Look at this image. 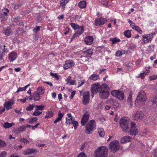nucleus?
I'll use <instances>...</instances> for the list:
<instances>
[{"label": "nucleus", "mask_w": 157, "mask_h": 157, "mask_svg": "<svg viewBox=\"0 0 157 157\" xmlns=\"http://www.w3.org/2000/svg\"><path fill=\"white\" fill-rule=\"evenodd\" d=\"M98 131L99 136L101 137H103L105 135V132L104 130L102 128L98 129Z\"/></svg>", "instance_id": "obj_29"}, {"label": "nucleus", "mask_w": 157, "mask_h": 157, "mask_svg": "<svg viewBox=\"0 0 157 157\" xmlns=\"http://www.w3.org/2000/svg\"><path fill=\"white\" fill-rule=\"evenodd\" d=\"M142 41L144 44L150 42L152 40V37L148 34L142 36Z\"/></svg>", "instance_id": "obj_15"}, {"label": "nucleus", "mask_w": 157, "mask_h": 157, "mask_svg": "<svg viewBox=\"0 0 157 157\" xmlns=\"http://www.w3.org/2000/svg\"><path fill=\"white\" fill-rule=\"evenodd\" d=\"M106 22V20L104 18H100L95 20V24L97 26H100L104 24Z\"/></svg>", "instance_id": "obj_14"}, {"label": "nucleus", "mask_w": 157, "mask_h": 157, "mask_svg": "<svg viewBox=\"0 0 157 157\" xmlns=\"http://www.w3.org/2000/svg\"><path fill=\"white\" fill-rule=\"evenodd\" d=\"M89 79L93 80H96L99 78V75L96 74H93L89 77Z\"/></svg>", "instance_id": "obj_28"}, {"label": "nucleus", "mask_w": 157, "mask_h": 157, "mask_svg": "<svg viewBox=\"0 0 157 157\" xmlns=\"http://www.w3.org/2000/svg\"><path fill=\"white\" fill-rule=\"evenodd\" d=\"M124 35L126 37L129 38L131 36V31L127 30L124 32Z\"/></svg>", "instance_id": "obj_34"}, {"label": "nucleus", "mask_w": 157, "mask_h": 157, "mask_svg": "<svg viewBox=\"0 0 157 157\" xmlns=\"http://www.w3.org/2000/svg\"><path fill=\"white\" fill-rule=\"evenodd\" d=\"M36 109L35 110H43L44 109V106L43 105H36L35 106Z\"/></svg>", "instance_id": "obj_37"}, {"label": "nucleus", "mask_w": 157, "mask_h": 157, "mask_svg": "<svg viewBox=\"0 0 157 157\" xmlns=\"http://www.w3.org/2000/svg\"><path fill=\"white\" fill-rule=\"evenodd\" d=\"M36 151V150L35 149L29 148L24 150L23 152V153L25 155H29L34 153Z\"/></svg>", "instance_id": "obj_19"}, {"label": "nucleus", "mask_w": 157, "mask_h": 157, "mask_svg": "<svg viewBox=\"0 0 157 157\" xmlns=\"http://www.w3.org/2000/svg\"><path fill=\"white\" fill-rule=\"evenodd\" d=\"M53 116V113L51 111H48L47 112L45 116V118H48L52 117Z\"/></svg>", "instance_id": "obj_36"}, {"label": "nucleus", "mask_w": 157, "mask_h": 157, "mask_svg": "<svg viewBox=\"0 0 157 157\" xmlns=\"http://www.w3.org/2000/svg\"><path fill=\"white\" fill-rule=\"evenodd\" d=\"M121 127L125 132H130L132 135H136L138 132L136 125L134 122L130 120L121 119L120 121Z\"/></svg>", "instance_id": "obj_1"}, {"label": "nucleus", "mask_w": 157, "mask_h": 157, "mask_svg": "<svg viewBox=\"0 0 157 157\" xmlns=\"http://www.w3.org/2000/svg\"><path fill=\"white\" fill-rule=\"evenodd\" d=\"M67 84L69 85H75L76 84L75 80L71 79V77L69 76L66 79Z\"/></svg>", "instance_id": "obj_22"}, {"label": "nucleus", "mask_w": 157, "mask_h": 157, "mask_svg": "<svg viewBox=\"0 0 157 157\" xmlns=\"http://www.w3.org/2000/svg\"><path fill=\"white\" fill-rule=\"evenodd\" d=\"M4 48L2 49V53L5 54L6 53H7L9 52V49L7 48H5L6 47L5 45H4Z\"/></svg>", "instance_id": "obj_54"}, {"label": "nucleus", "mask_w": 157, "mask_h": 157, "mask_svg": "<svg viewBox=\"0 0 157 157\" xmlns=\"http://www.w3.org/2000/svg\"><path fill=\"white\" fill-rule=\"evenodd\" d=\"M34 107V105L33 104H29V106L26 107V110L28 111H30L32 110Z\"/></svg>", "instance_id": "obj_38"}, {"label": "nucleus", "mask_w": 157, "mask_h": 157, "mask_svg": "<svg viewBox=\"0 0 157 157\" xmlns=\"http://www.w3.org/2000/svg\"><path fill=\"white\" fill-rule=\"evenodd\" d=\"M75 65V63L71 60H66L65 63L63 65V67L65 69H68L73 67Z\"/></svg>", "instance_id": "obj_11"}, {"label": "nucleus", "mask_w": 157, "mask_h": 157, "mask_svg": "<svg viewBox=\"0 0 157 157\" xmlns=\"http://www.w3.org/2000/svg\"><path fill=\"white\" fill-rule=\"evenodd\" d=\"M82 102L84 105H86L89 101L90 94L89 92H85L83 94Z\"/></svg>", "instance_id": "obj_12"}, {"label": "nucleus", "mask_w": 157, "mask_h": 157, "mask_svg": "<svg viewBox=\"0 0 157 157\" xmlns=\"http://www.w3.org/2000/svg\"><path fill=\"white\" fill-rule=\"evenodd\" d=\"M131 138L128 136H125L122 137L121 140V143L124 144L130 141Z\"/></svg>", "instance_id": "obj_21"}, {"label": "nucleus", "mask_w": 157, "mask_h": 157, "mask_svg": "<svg viewBox=\"0 0 157 157\" xmlns=\"http://www.w3.org/2000/svg\"><path fill=\"white\" fill-rule=\"evenodd\" d=\"M69 29L68 27H66L65 29L64 30V34L65 35L67 34L68 33L69 31Z\"/></svg>", "instance_id": "obj_61"}, {"label": "nucleus", "mask_w": 157, "mask_h": 157, "mask_svg": "<svg viewBox=\"0 0 157 157\" xmlns=\"http://www.w3.org/2000/svg\"><path fill=\"white\" fill-rule=\"evenodd\" d=\"M68 117L66 118V123L67 124H70L74 120L72 117L71 116V114L70 113H68L67 114Z\"/></svg>", "instance_id": "obj_20"}, {"label": "nucleus", "mask_w": 157, "mask_h": 157, "mask_svg": "<svg viewBox=\"0 0 157 157\" xmlns=\"http://www.w3.org/2000/svg\"><path fill=\"white\" fill-rule=\"evenodd\" d=\"M21 6V4H15L14 5V8L15 10L17 9H19L20 8Z\"/></svg>", "instance_id": "obj_57"}, {"label": "nucleus", "mask_w": 157, "mask_h": 157, "mask_svg": "<svg viewBox=\"0 0 157 157\" xmlns=\"http://www.w3.org/2000/svg\"><path fill=\"white\" fill-rule=\"evenodd\" d=\"M146 99L147 97L145 92L143 90L140 91L135 101V104L138 107L143 106L145 104Z\"/></svg>", "instance_id": "obj_2"}, {"label": "nucleus", "mask_w": 157, "mask_h": 157, "mask_svg": "<svg viewBox=\"0 0 157 157\" xmlns=\"http://www.w3.org/2000/svg\"><path fill=\"white\" fill-rule=\"evenodd\" d=\"M4 11L1 14V18L2 20H6L7 18V14L9 13V10L7 9H4Z\"/></svg>", "instance_id": "obj_17"}, {"label": "nucleus", "mask_w": 157, "mask_h": 157, "mask_svg": "<svg viewBox=\"0 0 157 157\" xmlns=\"http://www.w3.org/2000/svg\"><path fill=\"white\" fill-rule=\"evenodd\" d=\"M84 28L82 26H79L78 28L76 29V31L75 33L77 36H78L79 35L82 34L84 31Z\"/></svg>", "instance_id": "obj_24"}, {"label": "nucleus", "mask_w": 157, "mask_h": 157, "mask_svg": "<svg viewBox=\"0 0 157 157\" xmlns=\"http://www.w3.org/2000/svg\"><path fill=\"white\" fill-rule=\"evenodd\" d=\"M111 41H112L113 44H115L118 42L120 41V40L119 39H117V38H115L111 39Z\"/></svg>", "instance_id": "obj_45"}, {"label": "nucleus", "mask_w": 157, "mask_h": 157, "mask_svg": "<svg viewBox=\"0 0 157 157\" xmlns=\"http://www.w3.org/2000/svg\"><path fill=\"white\" fill-rule=\"evenodd\" d=\"M40 30V28L39 26H36L35 28L33 29V31L35 33H37L38 31H39Z\"/></svg>", "instance_id": "obj_60"}, {"label": "nucleus", "mask_w": 157, "mask_h": 157, "mask_svg": "<svg viewBox=\"0 0 157 157\" xmlns=\"http://www.w3.org/2000/svg\"><path fill=\"white\" fill-rule=\"evenodd\" d=\"M69 0H60V7H62V8H65L66 4L69 2Z\"/></svg>", "instance_id": "obj_25"}, {"label": "nucleus", "mask_w": 157, "mask_h": 157, "mask_svg": "<svg viewBox=\"0 0 157 157\" xmlns=\"http://www.w3.org/2000/svg\"><path fill=\"white\" fill-rule=\"evenodd\" d=\"M149 78L150 80H155L157 78V75H154L150 76Z\"/></svg>", "instance_id": "obj_48"}, {"label": "nucleus", "mask_w": 157, "mask_h": 157, "mask_svg": "<svg viewBox=\"0 0 157 157\" xmlns=\"http://www.w3.org/2000/svg\"><path fill=\"white\" fill-rule=\"evenodd\" d=\"M93 52V50L91 49H89L84 52V54H87L88 56H90L92 55Z\"/></svg>", "instance_id": "obj_35"}, {"label": "nucleus", "mask_w": 157, "mask_h": 157, "mask_svg": "<svg viewBox=\"0 0 157 157\" xmlns=\"http://www.w3.org/2000/svg\"><path fill=\"white\" fill-rule=\"evenodd\" d=\"M20 141L22 143H23L24 144H27L29 142L25 138L21 139Z\"/></svg>", "instance_id": "obj_41"}, {"label": "nucleus", "mask_w": 157, "mask_h": 157, "mask_svg": "<svg viewBox=\"0 0 157 157\" xmlns=\"http://www.w3.org/2000/svg\"><path fill=\"white\" fill-rule=\"evenodd\" d=\"M17 56V53L15 52H10L9 56V59L10 62H13L15 60Z\"/></svg>", "instance_id": "obj_16"}, {"label": "nucleus", "mask_w": 157, "mask_h": 157, "mask_svg": "<svg viewBox=\"0 0 157 157\" xmlns=\"http://www.w3.org/2000/svg\"><path fill=\"white\" fill-rule=\"evenodd\" d=\"M99 95L102 98L106 99L109 96V92L106 89L101 88L99 92Z\"/></svg>", "instance_id": "obj_9"}, {"label": "nucleus", "mask_w": 157, "mask_h": 157, "mask_svg": "<svg viewBox=\"0 0 157 157\" xmlns=\"http://www.w3.org/2000/svg\"><path fill=\"white\" fill-rule=\"evenodd\" d=\"M4 33L5 34L6 36H9L10 34L11 33V29L9 28L5 29L4 28L3 29Z\"/></svg>", "instance_id": "obj_32"}, {"label": "nucleus", "mask_w": 157, "mask_h": 157, "mask_svg": "<svg viewBox=\"0 0 157 157\" xmlns=\"http://www.w3.org/2000/svg\"><path fill=\"white\" fill-rule=\"evenodd\" d=\"M6 152L5 151H3L0 153V157H6Z\"/></svg>", "instance_id": "obj_53"}, {"label": "nucleus", "mask_w": 157, "mask_h": 157, "mask_svg": "<svg viewBox=\"0 0 157 157\" xmlns=\"http://www.w3.org/2000/svg\"><path fill=\"white\" fill-rule=\"evenodd\" d=\"M132 94H130L127 100V102H128V105H130L131 106L132 105Z\"/></svg>", "instance_id": "obj_31"}, {"label": "nucleus", "mask_w": 157, "mask_h": 157, "mask_svg": "<svg viewBox=\"0 0 157 157\" xmlns=\"http://www.w3.org/2000/svg\"><path fill=\"white\" fill-rule=\"evenodd\" d=\"M5 110V109L4 108L0 107V114L2 113Z\"/></svg>", "instance_id": "obj_64"}, {"label": "nucleus", "mask_w": 157, "mask_h": 157, "mask_svg": "<svg viewBox=\"0 0 157 157\" xmlns=\"http://www.w3.org/2000/svg\"><path fill=\"white\" fill-rule=\"evenodd\" d=\"M42 113V112L38 110H36L33 113V115L36 116L40 115Z\"/></svg>", "instance_id": "obj_39"}, {"label": "nucleus", "mask_w": 157, "mask_h": 157, "mask_svg": "<svg viewBox=\"0 0 157 157\" xmlns=\"http://www.w3.org/2000/svg\"><path fill=\"white\" fill-rule=\"evenodd\" d=\"M144 116V114L143 112L138 110L133 115V118L135 120L138 121L139 120L142 119Z\"/></svg>", "instance_id": "obj_7"}, {"label": "nucleus", "mask_w": 157, "mask_h": 157, "mask_svg": "<svg viewBox=\"0 0 157 157\" xmlns=\"http://www.w3.org/2000/svg\"><path fill=\"white\" fill-rule=\"evenodd\" d=\"M111 94L113 96L119 100H122L124 99V95L122 92L117 90H113L111 92Z\"/></svg>", "instance_id": "obj_6"}, {"label": "nucleus", "mask_w": 157, "mask_h": 157, "mask_svg": "<svg viewBox=\"0 0 157 157\" xmlns=\"http://www.w3.org/2000/svg\"><path fill=\"white\" fill-rule=\"evenodd\" d=\"M26 127H27L25 125L21 126L18 128V131H19L23 132L25 130Z\"/></svg>", "instance_id": "obj_43"}, {"label": "nucleus", "mask_w": 157, "mask_h": 157, "mask_svg": "<svg viewBox=\"0 0 157 157\" xmlns=\"http://www.w3.org/2000/svg\"><path fill=\"white\" fill-rule=\"evenodd\" d=\"M33 100L34 101H39L40 98V95L37 93H34L33 94Z\"/></svg>", "instance_id": "obj_26"}, {"label": "nucleus", "mask_w": 157, "mask_h": 157, "mask_svg": "<svg viewBox=\"0 0 157 157\" xmlns=\"http://www.w3.org/2000/svg\"><path fill=\"white\" fill-rule=\"evenodd\" d=\"M14 103V100L12 98L10 100L5 102L3 105L4 107L6 110H9L12 108V106Z\"/></svg>", "instance_id": "obj_8"}, {"label": "nucleus", "mask_w": 157, "mask_h": 157, "mask_svg": "<svg viewBox=\"0 0 157 157\" xmlns=\"http://www.w3.org/2000/svg\"><path fill=\"white\" fill-rule=\"evenodd\" d=\"M152 102L153 104L157 105V94L153 97Z\"/></svg>", "instance_id": "obj_40"}, {"label": "nucleus", "mask_w": 157, "mask_h": 157, "mask_svg": "<svg viewBox=\"0 0 157 157\" xmlns=\"http://www.w3.org/2000/svg\"><path fill=\"white\" fill-rule=\"evenodd\" d=\"M119 143L117 140H114L111 142L109 145V148L113 152L117 151L119 149Z\"/></svg>", "instance_id": "obj_5"}, {"label": "nucleus", "mask_w": 157, "mask_h": 157, "mask_svg": "<svg viewBox=\"0 0 157 157\" xmlns=\"http://www.w3.org/2000/svg\"><path fill=\"white\" fill-rule=\"evenodd\" d=\"M38 119L36 117H34L30 119L29 122V123L33 124L34 123L37 121Z\"/></svg>", "instance_id": "obj_33"}, {"label": "nucleus", "mask_w": 157, "mask_h": 157, "mask_svg": "<svg viewBox=\"0 0 157 157\" xmlns=\"http://www.w3.org/2000/svg\"><path fill=\"white\" fill-rule=\"evenodd\" d=\"M101 86L100 85L96 83L93 84L91 87V91L92 94H94L97 92L100 91L101 89Z\"/></svg>", "instance_id": "obj_10"}, {"label": "nucleus", "mask_w": 157, "mask_h": 157, "mask_svg": "<svg viewBox=\"0 0 157 157\" xmlns=\"http://www.w3.org/2000/svg\"><path fill=\"white\" fill-rule=\"evenodd\" d=\"M14 124L13 123H9L8 122H6L4 123L3 126L6 128H9L12 126Z\"/></svg>", "instance_id": "obj_30"}, {"label": "nucleus", "mask_w": 157, "mask_h": 157, "mask_svg": "<svg viewBox=\"0 0 157 157\" xmlns=\"http://www.w3.org/2000/svg\"><path fill=\"white\" fill-rule=\"evenodd\" d=\"M93 40L94 39L92 36H89L85 38L84 41L86 44L90 45L92 43Z\"/></svg>", "instance_id": "obj_18"}, {"label": "nucleus", "mask_w": 157, "mask_h": 157, "mask_svg": "<svg viewBox=\"0 0 157 157\" xmlns=\"http://www.w3.org/2000/svg\"><path fill=\"white\" fill-rule=\"evenodd\" d=\"M151 68V67L148 66V67H146L145 68V70L144 72L146 73V74H148L150 73V69Z\"/></svg>", "instance_id": "obj_51"}, {"label": "nucleus", "mask_w": 157, "mask_h": 157, "mask_svg": "<svg viewBox=\"0 0 157 157\" xmlns=\"http://www.w3.org/2000/svg\"><path fill=\"white\" fill-rule=\"evenodd\" d=\"M78 5L80 8L84 9L86 6V2L85 0L82 1L78 3Z\"/></svg>", "instance_id": "obj_23"}, {"label": "nucleus", "mask_w": 157, "mask_h": 157, "mask_svg": "<svg viewBox=\"0 0 157 157\" xmlns=\"http://www.w3.org/2000/svg\"><path fill=\"white\" fill-rule=\"evenodd\" d=\"M75 92H76V91H72L71 93V95L69 97V98L70 99H72L73 98V97L75 95Z\"/></svg>", "instance_id": "obj_59"}, {"label": "nucleus", "mask_w": 157, "mask_h": 157, "mask_svg": "<svg viewBox=\"0 0 157 157\" xmlns=\"http://www.w3.org/2000/svg\"><path fill=\"white\" fill-rule=\"evenodd\" d=\"M71 26L75 30H76L78 28L79 26L78 25H77L74 23H71L70 24Z\"/></svg>", "instance_id": "obj_47"}, {"label": "nucleus", "mask_w": 157, "mask_h": 157, "mask_svg": "<svg viewBox=\"0 0 157 157\" xmlns=\"http://www.w3.org/2000/svg\"><path fill=\"white\" fill-rule=\"evenodd\" d=\"M89 117V114L88 113H85L83 115L82 120L81 121V124L84 126L86 123L88 121Z\"/></svg>", "instance_id": "obj_13"}, {"label": "nucleus", "mask_w": 157, "mask_h": 157, "mask_svg": "<svg viewBox=\"0 0 157 157\" xmlns=\"http://www.w3.org/2000/svg\"><path fill=\"white\" fill-rule=\"evenodd\" d=\"M85 80H83L82 81H81L78 82V87H79L82 86L83 84L85 82Z\"/></svg>", "instance_id": "obj_58"}, {"label": "nucleus", "mask_w": 157, "mask_h": 157, "mask_svg": "<svg viewBox=\"0 0 157 157\" xmlns=\"http://www.w3.org/2000/svg\"><path fill=\"white\" fill-rule=\"evenodd\" d=\"M63 116V113H61L59 111V112L58 114V117H57V118L60 119V120H61Z\"/></svg>", "instance_id": "obj_55"}, {"label": "nucleus", "mask_w": 157, "mask_h": 157, "mask_svg": "<svg viewBox=\"0 0 157 157\" xmlns=\"http://www.w3.org/2000/svg\"><path fill=\"white\" fill-rule=\"evenodd\" d=\"M146 75V73L144 71H143V73H140V74L139 75H138L136 77H141L142 79H143L144 78L145 76Z\"/></svg>", "instance_id": "obj_44"}, {"label": "nucleus", "mask_w": 157, "mask_h": 157, "mask_svg": "<svg viewBox=\"0 0 157 157\" xmlns=\"http://www.w3.org/2000/svg\"><path fill=\"white\" fill-rule=\"evenodd\" d=\"M51 76L54 78L56 80H58L59 79L58 76L56 73H51L50 74Z\"/></svg>", "instance_id": "obj_46"}, {"label": "nucleus", "mask_w": 157, "mask_h": 157, "mask_svg": "<svg viewBox=\"0 0 157 157\" xmlns=\"http://www.w3.org/2000/svg\"><path fill=\"white\" fill-rule=\"evenodd\" d=\"M23 91H25L23 87H19L18 88L16 92H19Z\"/></svg>", "instance_id": "obj_62"}, {"label": "nucleus", "mask_w": 157, "mask_h": 157, "mask_svg": "<svg viewBox=\"0 0 157 157\" xmlns=\"http://www.w3.org/2000/svg\"><path fill=\"white\" fill-rule=\"evenodd\" d=\"M128 22L130 24L131 27L132 28L136 26L135 23L129 19L128 20Z\"/></svg>", "instance_id": "obj_49"}, {"label": "nucleus", "mask_w": 157, "mask_h": 157, "mask_svg": "<svg viewBox=\"0 0 157 157\" xmlns=\"http://www.w3.org/2000/svg\"><path fill=\"white\" fill-rule=\"evenodd\" d=\"M6 146L5 143L2 140L0 139V147H4Z\"/></svg>", "instance_id": "obj_50"}, {"label": "nucleus", "mask_w": 157, "mask_h": 157, "mask_svg": "<svg viewBox=\"0 0 157 157\" xmlns=\"http://www.w3.org/2000/svg\"><path fill=\"white\" fill-rule=\"evenodd\" d=\"M71 124H73L75 129H76L77 128V126L78 125V123L77 121L73 120Z\"/></svg>", "instance_id": "obj_42"}, {"label": "nucleus", "mask_w": 157, "mask_h": 157, "mask_svg": "<svg viewBox=\"0 0 157 157\" xmlns=\"http://www.w3.org/2000/svg\"><path fill=\"white\" fill-rule=\"evenodd\" d=\"M78 157H87L85 154L83 152H81L79 154Z\"/></svg>", "instance_id": "obj_56"}, {"label": "nucleus", "mask_w": 157, "mask_h": 157, "mask_svg": "<svg viewBox=\"0 0 157 157\" xmlns=\"http://www.w3.org/2000/svg\"><path fill=\"white\" fill-rule=\"evenodd\" d=\"M116 54L117 56L120 57L122 56L123 54V53L122 52L120 51H118L116 52Z\"/></svg>", "instance_id": "obj_52"}, {"label": "nucleus", "mask_w": 157, "mask_h": 157, "mask_svg": "<svg viewBox=\"0 0 157 157\" xmlns=\"http://www.w3.org/2000/svg\"><path fill=\"white\" fill-rule=\"evenodd\" d=\"M45 89L42 87H39L37 90V93L39 95H43L45 91Z\"/></svg>", "instance_id": "obj_27"}, {"label": "nucleus", "mask_w": 157, "mask_h": 157, "mask_svg": "<svg viewBox=\"0 0 157 157\" xmlns=\"http://www.w3.org/2000/svg\"><path fill=\"white\" fill-rule=\"evenodd\" d=\"M78 36L75 33L72 37L71 39V42L76 37Z\"/></svg>", "instance_id": "obj_63"}, {"label": "nucleus", "mask_w": 157, "mask_h": 157, "mask_svg": "<svg viewBox=\"0 0 157 157\" xmlns=\"http://www.w3.org/2000/svg\"><path fill=\"white\" fill-rule=\"evenodd\" d=\"M96 126L95 121L93 120H90L86 126L85 133L88 134H92L95 129Z\"/></svg>", "instance_id": "obj_4"}, {"label": "nucleus", "mask_w": 157, "mask_h": 157, "mask_svg": "<svg viewBox=\"0 0 157 157\" xmlns=\"http://www.w3.org/2000/svg\"><path fill=\"white\" fill-rule=\"evenodd\" d=\"M108 155V149L104 146L98 147L95 151V157H107Z\"/></svg>", "instance_id": "obj_3"}]
</instances>
